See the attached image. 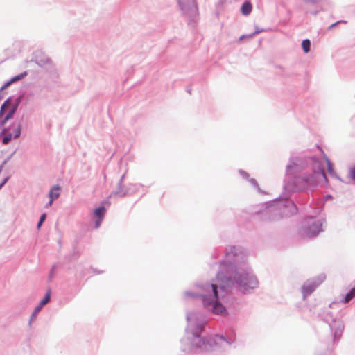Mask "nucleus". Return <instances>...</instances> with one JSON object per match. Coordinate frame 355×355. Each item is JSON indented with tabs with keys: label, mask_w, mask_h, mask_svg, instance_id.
I'll use <instances>...</instances> for the list:
<instances>
[{
	"label": "nucleus",
	"mask_w": 355,
	"mask_h": 355,
	"mask_svg": "<svg viewBox=\"0 0 355 355\" xmlns=\"http://www.w3.org/2000/svg\"><path fill=\"white\" fill-rule=\"evenodd\" d=\"M60 189L61 187L59 185H54L49 191V197L51 200V202H53L55 200L58 199L60 196Z\"/></svg>",
	"instance_id": "obj_13"
},
{
	"label": "nucleus",
	"mask_w": 355,
	"mask_h": 355,
	"mask_svg": "<svg viewBox=\"0 0 355 355\" xmlns=\"http://www.w3.org/2000/svg\"><path fill=\"white\" fill-rule=\"evenodd\" d=\"M49 62H50V61L48 58H46L44 60H36V63L40 67H44L45 64H46Z\"/></svg>",
	"instance_id": "obj_22"
},
{
	"label": "nucleus",
	"mask_w": 355,
	"mask_h": 355,
	"mask_svg": "<svg viewBox=\"0 0 355 355\" xmlns=\"http://www.w3.org/2000/svg\"><path fill=\"white\" fill-rule=\"evenodd\" d=\"M103 218H98L96 219V220L95 221V228H98L100 226H101V224L102 223V220H103Z\"/></svg>",
	"instance_id": "obj_28"
},
{
	"label": "nucleus",
	"mask_w": 355,
	"mask_h": 355,
	"mask_svg": "<svg viewBox=\"0 0 355 355\" xmlns=\"http://www.w3.org/2000/svg\"><path fill=\"white\" fill-rule=\"evenodd\" d=\"M55 269V266H53L52 269H51V270L49 278L52 277L53 274V271H54Z\"/></svg>",
	"instance_id": "obj_33"
},
{
	"label": "nucleus",
	"mask_w": 355,
	"mask_h": 355,
	"mask_svg": "<svg viewBox=\"0 0 355 355\" xmlns=\"http://www.w3.org/2000/svg\"><path fill=\"white\" fill-rule=\"evenodd\" d=\"M12 81L10 80L8 81H7L6 83H5L3 84V85L0 88V91H2L3 89H5L6 88H7L8 86H10L11 84H12Z\"/></svg>",
	"instance_id": "obj_27"
},
{
	"label": "nucleus",
	"mask_w": 355,
	"mask_h": 355,
	"mask_svg": "<svg viewBox=\"0 0 355 355\" xmlns=\"http://www.w3.org/2000/svg\"><path fill=\"white\" fill-rule=\"evenodd\" d=\"M50 298H51V291H49L46 293L44 297L43 298V300L40 302V303H42V305L44 306L50 301Z\"/></svg>",
	"instance_id": "obj_20"
},
{
	"label": "nucleus",
	"mask_w": 355,
	"mask_h": 355,
	"mask_svg": "<svg viewBox=\"0 0 355 355\" xmlns=\"http://www.w3.org/2000/svg\"><path fill=\"white\" fill-rule=\"evenodd\" d=\"M26 75H27V72L25 71L24 73H20L19 75H17V76L12 77L10 79V80L12 81V83H15V82H17L18 80H20L23 79L25 76H26Z\"/></svg>",
	"instance_id": "obj_18"
},
{
	"label": "nucleus",
	"mask_w": 355,
	"mask_h": 355,
	"mask_svg": "<svg viewBox=\"0 0 355 355\" xmlns=\"http://www.w3.org/2000/svg\"><path fill=\"white\" fill-rule=\"evenodd\" d=\"M46 218V214H43L40 216V220L37 224V229H40L41 227V226L42 225V223L45 221Z\"/></svg>",
	"instance_id": "obj_21"
},
{
	"label": "nucleus",
	"mask_w": 355,
	"mask_h": 355,
	"mask_svg": "<svg viewBox=\"0 0 355 355\" xmlns=\"http://www.w3.org/2000/svg\"><path fill=\"white\" fill-rule=\"evenodd\" d=\"M324 162L327 163L329 175L340 180L334 170L332 163L323 152L318 156L300 155L291 157L285 170L284 191H301L318 184H327Z\"/></svg>",
	"instance_id": "obj_2"
},
{
	"label": "nucleus",
	"mask_w": 355,
	"mask_h": 355,
	"mask_svg": "<svg viewBox=\"0 0 355 355\" xmlns=\"http://www.w3.org/2000/svg\"><path fill=\"white\" fill-rule=\"evenodd\" d=\"M141 185L138 184H128L129 193L136 192L139 189Z\"/></svg>",
	"instance_id": "obj_19"
},
{
	"label": "nucleus",
	"mask_w": 355,
	"mask_h": 355,
	"mask_svg": "<svg viewBox=\"0 0 355 355\" xmlns=\"http://www.w3.org/2000/svg\"><path fill=\"white\" fill-rule=\"evenodd\" d=\"M239 173L244 179L248 180V182H250V184L254 188H255L257 190L258 192H259V193L261 192V189L259 187L258 183H257V182L256 181L255 179L250 178L248 173H246L245 171H243V170H239Z\"/></svg>",
	"instance_id": "obj_12"
},
{
	"label": "nucleus",
	"mask_w": 355,
	"mask_h": 355,
	"mask_svg": "<svg viewBox=\"0 0 355 355\" xmlns=\"http://www.w3.org/2000/svg\"><path fill=\"white\" fill-rule=\"evenodd\" d=\"M320 211H321V209H320V208H319V209H318V214H319Z\"/></svg>",
	"instance_id": "obj_37"
},
{
	"label": "nucleus",
	"mask_w": 355,
	"mask_h": 355,
	"mask_svg": "<svg viewBox=\"0 0 355 355\" xmlns=\"http://www.w3.org/2000/svg\"><path fill=\"white\" fill-rule=\"evenodd\" d=\"M320 0H303V1L307 4L315 5L318 3Z\"/></svg>",
	"instance_id": "obj_26"
},
{
	"label": "nucleus",
	"mask_w": 355,
	"mask_h": 355,
	"mask_svg": "<svg viewBox=\"0 0 355 355\" xmlns=\"http://www.w3.org/2000/svg\"><path fill=\"white\" fill-rule=\"evenodd\" d=\"M124 178H125V174H123V175L121 177V178L119 179V182H118V185H121V184H123V182Z\"/></svg>",
	"instance_id": "obj_31"
},
{
	"label": "nucleus",
	"mask_w": 355,
	"mask_h": 355,
	"mask_svg": "<svg viewBox=\"0 0 355 355\" xmlns=\"http://www.w3.org/2000/svg\"><path fill=\"white\" fill-rule=\"evenodd\" d=\"M252 6L250 1H245L241 8V11L243 15H248L252 12Z\"/></svg>",
	"instance_id": "obj_14"
},
{
	"label": "nucleus",
	"mask_w": 355,
	"mask_h": 355,
	"mask_svg": "<svg viewBox=\"0 0 355 355\" xmlns=\"http://www.w3.org/2000/svg\"><path fill=\"white\" fill-rule=\"evenodd\" d=\"M262 31H263L262 29H260L258 26H256L255 31L254 33H251V34H248V37L252 38L254 35H256L257 34L260 33Z\"/></svg>",
	"instance_id": "obj_23"
},
{
	"label": "nucleus",
	"mask_w": 355,
	"mask_h": 355,
	"mask_svg": "<svg viewBox=\"0 0 355 355\" xmlns=\"http://www.w3.org/2000/svg\"><path fill=\"white\" fill-rule=\"evenodd\" d=\"M18 107V103L12 104L8 98L2 104L0 109V125H5L6 122L13 117Z\"/></svg>",
	"instance_id": "obj_8"
},
{
	"label": "nucleus",
	"mask_w": 355,
	"mask_h": 355,
	"mask_svg": "<svg viewBox=\"0 0 355 355\" xmlns=\"http://www.w3.org/2000/svg\"><path fill=\"white\" fill-rule=\"evenodd\" d=\"M302 47L304 53H309L311 49V41L309 39L304 40L302 42Z\"/></svg>",
	"instance_id": "obj_17"
},
{
	"label": "nucleus",
	"mask_w": 355,
	"mask_h": 355,
	"mask_svg": "<svg viewBox=\"0 0 355 355\" xmlns=\"http://www.w3.org/2000/svg\"><path fill=\"white\" fill-rule=\"evenodd\" d=\"M40 311V308H36V307L35 308L34 311L33 312V313L31 315L30 323L31 322L32 320H34V318L36 317V315H37V313Z\"/></svg>",
	"instance_id": "obj_24"
},
{
	"label": "nucleus",
	"mask_w": 355,
	"mask_h": 355,
	"mask_svg": "<svg viewBox=\"0 0 355 355\" xmlns=\"http://www.w3.org/2000/svg\"><path fill=\"white\" fill-rule=\"evenodd\" d=\"M182 13L189 18H195L198 15L197 0H177Z\"/></svg>",
	"instance_id": "obj_9"
},
{
	"label": "nucleus",
	"mask_w": 355,
	"mask_h": 355,
	"mask_svg": "<svg viewBox=\"0 0 355 355\" xmlns=\"http://www.w3.org/2000/svg\"><path fill=\"white\" fill-rule=\"evenodd\" d=\"M244 257L241 248L230 246L225 250V259L219 266L216 275L218 284L214 283H198L192 291H185L187 297L200 298L204 308L220 316H227L228 311L220 302L223 298L218 291L227 293L235 289L243 294L258 287L259 281L248 266H240Z\"/></svg>",
	"instance_id": "obj_1"
},
{
	"label": "nucleus",
	"mask_w": 355,
	"mask_h": 355,
	"mask_svg": "<svg viewBox=\"0 0 355 355\" xmlns=\"http://www.w3.org/2000/svg\"><path fill=\"white\" fill-rule=\"evenodd\" d=\"M355 297V287L352 288L345 296V297L341 300V303L345 304L349 302L351 300H352Z\"/></svg>",
	"instance_id": "obj_15"
},
{
	"label": "nucleus",
	"mask_w": 355,
	"mask_h": 355,
	"mask_svg": "<svg viewBox=\"0 0 355 355\" xmlns=\"http://www.w3.org/2000/svg\"><path fill=\"white\" fill-rule=\"evenodd\" d=\"M21 123L15 121L8 127H4L1 133L0 139L3 144H8L12 139H17L21 132Z\"/></svg>",
	"instance_id": "obj_7"
},
{
	"label": "nucleus",
	"mask_w": 355,
	"mask_h": 355,
	"mask_svg": "<svg viewBox=\"0 0 355 355\" xmlns=\"http://www.w3.org/2000/svg\"><path fill=\"white\" fill-rule=\"evenodd\" d=\"M320 317L322 320L329 324L331 334L333 336V343H338L343 336L345 324L341 319H336L331 311L324 310Z\"/></svg>",
	"instance_id": "obj_6"
},
{
	"label": "nucleus",
	"mask_w": 355,
	"mask_h": 355,
	"mask_svg": "<svg viewBox=\"0 0 355 355\" xmlns=\"http://www.w3.org/2000/svg\"><path fill=\"white\" fill-rule=\"evenodd\" d=\"M245 37H248V35H242L241 36H240V37L239 38V41H241L243 39L245 38Z\"/></svg>",
	"instance_id": "obj_35"
},
{
	"label": "nucleus",
	"mask_w": 355,
	"mask_h": 355,
	"mask_svg": "<svg viewBox=\"0 0 355 355\" xmlns=\"http://www.w3.org/2000/svg\"><path fill=\"white\" fill-rule=\"evenodd\" d=\"M9 177H6L3 181L0 183V189L5 185V184L8 181Z\"/></svg>",
	"instance_id": "obj_29"
},
{
	"label": "nucleus",
	"mask_w": 355,
	"mask_h": 355,
	"mask_svg": "<svg viewBox=\"0 0 355 355\" xmlns=\"http://www.w3.org/2000/svg\"><path fill=\"white\" fill-rule=\"evenodd\" d=\"M349 175L353 180H355V165L353 167L350 168Z\"/></svg>",
	"instance_id": "obj_25"
},
{
	"label": "nucleus",
	"mask_w": 355,
	"mask_h": 355,
	"mask_svg": "<svg viewBox=\"0 0 355 355\" xmlns=\"http://www.w3.org/2000/svg\"><path fill=\"white\" fill-rule=\"evenodd\" d=\"M129 194V189L128 186L125 187L123 184L121 185H117V189L116 191H113L110 196V198H112V196H116L119 198L125 197V196Z\"/></svg>",
	"instance_id": "obj_11"
},
{
	"label": "nucleus",
	"mask_w": 355,
	"mask_h": 355,
	"mask_svg": "<svg viewBox=\"0 0 355 355\" xmlns=\"http://www.w3.org/2000/svg\"><path fill=\"white\" fill-rule=\"evenodd\" d=\"M186 318L185 336L181 340V349L185 353L211 352L229 347L236 341L234 336L218 334L207 335V318L200 311L189 312Z\"/></svg>",
	"instance_id": "obj_3"
},
{
	"label": "nucleus",
	"mask_w": 355,
	"mask_h": 355,
	"mask_svg": "<svg viewBox=\"0 0 355 355\" xmlns=\"http://www.w3.org/2000/svg\"><path fill=\"white\" fill-rule=\"evenodd\" d=\"M325 223V218L322 216H308L302 221L299 234L304 238L315 237L324 231L323 225Z\"/></svg>",
	"instance_id": "obj_5"
},
{
	"label": "nucleus",
	"mask_w": 355,
	"mask_h": 355,
	"mask_svg": "<svg viewBox=\"0 0 355 355\" xmlns=\"http://www.w3.org/2000/svg\"><path fill=\"white\" fill-rule=\"evenodd\" d=\"M297 209L295 203L288 198H279L268 202L261 214L266 220H277L283 217L295 214Z\"/></svg>",
	"instance_id": "obj_4"
},
{
	"label": "nucleus",
	"mask_w": 355,
	"mask_h": 355,
	"mask_svg": "<svg viewBox=\"0 0 355 355\" xmlns=\"http://www.w3.org/2000/svg\"><path fill=\"white\" fill-rule=\"evenodd\" d=\"M325 279L326 275L324 274H320L315 279H309L305 282L302 286L303 298L304 299L310 295Z\"/></svg>",
	"instance_id": "obj_10"
},
{
	"label": "nucleus",
	"mask_w": 355,
	"mask_h": 355,
	"mask_svg": "<svg viewBox=\"0 0 355 355\" xmlns=\"http://www.w3.org/2000/svg\"><path fill=\"white\" fill-rule=\"evenodd\" d=\"M105 214V208L103 206L96 208L94 211V216L98 218H103Z\"/></svg>",
	"instance_id": "obj_16"
},
{
	"label": "nucleus",
	"mask_w": 355,
	"mask_h": 355,
	"mask_svg": "<svg viewBox=\"0 0 355 355\" xmlns=\"http://www.w3.org/2000/svg\"><path fill=\"white\" fill-rule=\"evenodd\" d=\"M53 202H51V200L50 199V200H49V202H48V203L46 205V206H45V207H46V208H48V207H51V206L52 205Z\"/></svg>",
	"instance_id": "obj_34"
},
{
	"label": "nucleus",
	"mask_w": 355,
	"mask_h": 355,
	"mask_svg": "<svg viewBox=\"0 0 355 355\" xmlns=\"http://www.w3.org/2000/svg\"><path fill=\"white\" fill-rule=\"evenodd\" d=\"M340 23H345V21H337V22H336V23H334V24H332L329 27V29H331V28H334V27H336V26L338 24H340Z\"/></svg>",
	"instance_id": "obj_30"
},
{
	"label": "nucleus",
	"mask_w": 355,
	"mask_h": 355,
	"mask_svg": "<svg viewBox=\"0 0 355 355\" xmlns=\"http://www.w3.org/2000/svg\"><path fill=\"white\" fill-rule=\"evenodd\" d=\"M317 12H317V11H315V12H311V13H312V14H313V15H316V14H317Z\"/></svg>",
	"instance_id": "obj_38"
},
{
	"label": "nucleus",
	"mask_w": 355,
	"mask_h": 355,
	"mask_svg": "<svg viewBox=\"0 0 355 355\" xmlns=\"http://www.w3.org/2000/svg\"><path fill=\"white\" fill-rule=\"evenodd\" d=\"M339 304V302H333L330 305L329 307L331 309H334L335 306H338Z\"/></svg>",
	"instance_id": "obj_32"
},
{
	"label": "nucleus",
	"mask_w": 355,
	"mask_h": 355,
	"mask_svg": "<svg viewBox=\"0 0 355 355\" xmlns=\"http://www.w3.org/2000/svg\"><path fill=\"white\" fill-rule=\"evenodd\" d=\"M44 305H42V303L40 302L39 305L36 306V308H40V311L42 309Z\"/></svg>",
	"instance_id": "obj_36"
}]
</instances>
